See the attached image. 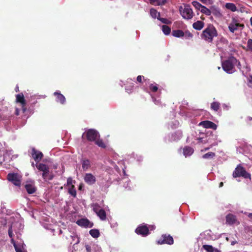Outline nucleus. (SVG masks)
<instances>
[{
    "label": "nucleus",
    "instance_id": "c756f323",
    "mask_svg": "<svg viewBox=\"0 0 252 252\" xmlns=\"http://www.w3.org/2000/svg\"><path fill=\"white\" fill-rule=\"evenodd\" d=\"M162 31L165 35H168L171 32V29L168 26L163 25L162 26Z\"/></svg>",
    "mask_w": 252,
    "mask_h": 252
},
{
    "label": "nucleus",
    "instance_id": "6e6552de",
    "mask_svg": "<svg viewBox=\"0 0 252 252\" xmlns=\"http://www.w3.org/2000/svg\"><path fill=\"white\" fill-rule=\"evenodd\" d=\"M7 179L16 186H20L21 185V177L17 173L8 174Z\"/></svg>",
    "mask_w": 252,
    "mask_h": 252
},
{
    "label": "nucleus",
    "instance_id": "864d4df0",
    "mask_svg": "<svg viewBox=\"0 0 252 252\" xmlns=\"http://www.w3.org/2000/svg\"><path fill=\"white\" fill-rule=\"evenodd\" d=\"M235 65H237V67L239 69H240L241 67V63L238 60V62H237V64Z\"/></svg>",
    "mask_w": 252,
    "mask_h": 252
},
{
    "label": "nucleus",
    "instance_id": "0e129e2a",
    "mask_svg": "<svg viewBox=\"0 0 252 252\" xmlns=\"http://www.w3.org/2000/svg\"><path fill=\"white\" fill-rule=\"evenodd\" d=\"M250 82H252V76H251V79H250Z\"/></svg>",
    "mask_w": 252,
    "mask_h": 252
},
{
    "label": "nucleus",
    "instance_id": "4c0bfd02",
    "mask_svg": "<svg viewBox=\"0 0 252 252\" xmlns=\"http://www.w3.org/2000/svg\"><path fill=\"white\" fill-rule=\"evenodd\" d=\"M247 50L252 52V39H249L247 42Z\"/></svg>",
    "mask_w": 252,
    "mask_h": 252
},
{
    "label": "nucleus",
    "instance_id": "bb28decb",
    "mask_svg": "<svg viewBox=\"0 0 252 252\" xmlns=\"http://www.w3.org/2000/svg\"><path fill=\"white\" fill-rule=\"evenodd\" d=\"M220 104L219 102H213L211 104V108L217 112L220 108Z\"/></svg>",
    "mask_w": 252,
    "mask_h": 252
},
{
    "label": "nucleus",
    "instance_id": "1a4fd4ad",
    "mask_svg": "<svg viewBox=\"0 0 252 252\" xmlns=\"http://www.w3.org/2000/svg\"><path fill=\"white\" fill-rule=\"evenodd\" d=\"M16 101L20 103L22 112L25 113L27 111L26 101L23 93L18 94L16 95Z\"/></svg>",
    "mask_w": 252,
    "mask_h": 252
},
{
    "label": "nucleus",
    "instance_id": "a878e982",
    "mask_svg": "<svg viewBox=\"0 0 252 252\" xmlns=\"http://www.w3.org/2000/svg\"><path fill=\"white\" fill-rule=\"evenodd\" d=\"M155 18L157 17V19L160 21L162 23L167 24L170 25L172 23V20L169 19H167L166 18H163L162 17H154Z\"/></svg>",
    "mask_w": 252,
    "mask_h": 252
},
{
    "label": "nucleus",
    "instance_id": "f257e3e1",
    "mask_svg": "<svg viewBox=\"0 0 252 252\" xmlns=\"http://www.w3.org/2000/svg\"><path fill=\"white\" fill-rule=\"evenodd\" d=\"M218 36V32L213 25H209L202 32L201 37L208 43H212L213 38Z\"/></svg>",
    "mask_w": 252,
    "mask_h": 252
},
{
    "label": "nucleus",
    "instance_id": "9d476101",
    "mask_svg": "<svg viewBox=\"0 0 252 252\" xmlns=\"http://www.w3.org/2000/svg\"><path fill=\"white\" fill-rule=\"evenodd\" d=\"M135 232L137 234L140 235L143 237L147 236L150 234L149 228L146 224L139 225L135 229Z\"/></svg>",
    "mask_w": 252,
    "mask_h": 252
},
{
    "label": "nucleus",
    "instance_id": "338daca9",
    "mask_svg": "<svg viewBox=\"0 0 252 252\" xmlns=\"http://www.w3.org/2000/svg\"><path fill=\"white\" fill-rule=\"evenodd\" d=\"M209 148H206L205 149V150H208Z\"/></svg>",
    "mask_w": 252,
    "mask_h": 252
},
{
    "label": "nucleus",
    "instance_id": "79ce46f5",
    "mask_svg": "<svg viewBox=\"0 0 252 252\" xmlns=\"http://www.w3.org/2000/svg\"><path fill=\"white\" fill-rule=\"evenodd\" d=\"M72 183H73V180H72V178L70 177L67 178L66 185L68 186H71V185H72Z\"/></svg>",
    "mask_w": 252,
    "mask_h": 252
},
{
    "label": "nucleus",
    "instance_id": "a211bd4d",
    "mask_svg": "<svg viewBox=\"0 0 252 252\" xmlns=\"http://www.w3.org/2000/svg\"><path fill=\"white\" fill-rule=\"evenodd\" d=\"M25 188L29 194H32L36 191V188L33 183L26 184Z\"/></svg>",
    "mask_w": 252,
    "mask_h": 252
},
{
    "label": "nucleus",
    "instance_id": "4468645a",
    "mask_svg": "<svg viewBox=\"0 0 252 252\" xmlns=\"http://www.w3.org/2000/svg\"><path fill=\"white\" fill-rule=\"evenodd\" d=\"M76 223L80 226L85 227H92L93 226V223L87 219H81L78 220Z\"/></svg>",
    "mask_w": 252,
    "mask_h": 252
},
{
    "label": "nucleus",
    "instance_id": "f3484780",
    "mask_svg": "<svg viewBox=\"0 0 252 252\" xmlns=\"http://www.w3.org/2000/svg\"><path fill=\"white\" fill-rule=\"evenodd\" d=\"M54 95L56 97V101L59 102L62 104H64L66 99L64 96L59 92L54 93Z\"/></svg>",
    "mask_w": 252,
    "mask_h": 252
},
{
    "label": "nucleus",
    "instance_id": "bf43d9fd",
    "mask_svg": "<svg viewBox=\"0 0 252 252\" xmlns=\"http://www.w3.org/2000/svg\"><path fill=\"white\" fill-rule=\"evenodd\" d=\"M223 182H220V185H219V187H220V188L222 187L223 186Z\"/></svg>",
    "mask_w": 252,
    "mask_h": 252
},
{
    "label": "nucleus",
    "instance_id": "2eb2a0df",
    "mask_svg": "<svg viewBox=\"0 0 252 252\" xmlns=\"http://www.w3.org/2000/svg\"><path fill=\"white\" fill-rule=\"evenodd\" d=\"M180 11L182 16H191L192 13V9L189 5H185L184 7L181 6Z\"/></svg>",
    "mask_w": 252,
    "mask_h": 252
},
{
    "label": "nucleus",
    "instance_id": "37998d69",
    "mask_svg": "<svg viewBox=\"0 0 252 252\" xmlns=\"http://www.w3.org/2000/svg\"><path fill=\"white\" fill-rule=\"evenodd\" d=\"M8 235L11 238L13 237V232L11 227H10L8 229Z\"/></svg>",
    "mask_w": 252,
    "mask_h": 252
},
{
    "label": "nucleus",
    "instance_id": "8fccbe9b",
    "mask_svg": "<svg viewBox=\"0 0 252 252\" xmlns=\"http://www.w3.org/2000/svg\"><path fill=\"white\" fill-rule=\"evenodd\" d=\"M15 249L16 252H25L20 248H18L17 246H15Z\"/></svg>",
    "mask_w": 252,
    "mask_h": 252
},
{
    "label": "nucleus",
    "instance_id": "7c9ffc66",
    "mask_svg": "<svg viewBox=\"0 0 252 252\" xmlns=\"http://www.w3.org/2000/svg\"><path fill=\"white\" fill-rule=\"evenodd\" d=\"M200 11L206 15H210L211 14V11L210 10L205 7L204 6H202L200 9Z\"/></svg>",
    "mask_w": 252,
    "mask_h": 252
},
{
    "label": "nucleus",
    "instance_id": "ea45409f",
    "mask_svg": "<svg viewBox=\"0 0 252 252\" xmlns=\"http://www.w3.org/2000/svg\"><path fill=\"white\" fill-rule=\"evenodd\" d=\"M133 86H134L133 85H132V86H131V85H129V86L126 85V86L125 89H126V92H127L128 93H130L131 92V91L132 90Z\"/></svg>",
    "mask_w": 252,
    "mask_h": 252
},
{
    "label": "nucleus",
    "instance_id": "20e7f679",
    "mask_svg": "<svg viewBox=\"0 0 252 252\" xmlns=\"http://www.w3.org/2000/svg\"><path fill=\"white\" fill-rule=\"evenodd\" d=\"M36 166L38 170L43 172L42 176L44 180H52L53 179V176L50 174V169L48 165L40 163L36 164Z\"/></svg>",
    "mask_w": 252,
    "mask_h": 252
},
{
    "label": "nucleus",
    "instance_id": "58836bf2",
    "mask_svg": "<svg viewBox=\"0 0 252 252\" xmlns=\"http://www.w3.org/2000/svg\"><path fill=\"white\" fill-rule=\"evenodd\" d=\"M150 90L153 92H156L158 90V87L157 85L151 84L149 86Z\"/></svg>",
    "mask_w": 252,
    "mask_h": 252
},
{
    "label": "nucleus",
    "instance_id": "052dcab7",
    "mask_svg": "<svg viewBox=\"0 0 252 252\" xmlns=\"http://www.w3.org/2000/svg\"><path fill=\"white\" fill-rule=\"evenodd\" d=\"M185 19H190L192 17H189V16H188V17H183Z\"/></svg>",
    "mask_w": 252,
    "mask_h": 252
},
{
    "label": "nucleus",
    "instance_id": "4be33fe9",
    "mask_svg": "<svg viewBox=\"0 0 252 252\" xmlns=\"http://www.w3.org/2000/svg\"><path fill=\"white\" fill-rule=\"evenodd\" d=\"M96 215L101 220H106V213L103 209L99 210Z\"/></svg>",
    "mask_w": 252,
    "mask_h": 252
},
{
    "label": "nucleus",
    "instance_id": "4d7b16f0",
    "mask_svg": "<svg viewBox=\"0 0 252 252\" xmlns=\"http://www.w3.org/2000/svg\"><path fill=\"white\" fill-rule=\"evenodd\" d=\"M236 243H237V242L236 241H232L231 242V245L233 246L235 244H236Z\"/></svg>",
    "mask_w": 252,
    "mask_h": 252
},
{
    "label": "nucleus",
    "instance_id": "423d86ee",
    "mask_svg": "<svg viewBox=\"0 0 252 252\" xmlns=\"http://www.w3.org/2000/svg\"><path fill=\"white\" fill-rule=\"evenodd\" d=\"M174 243L173 237L169 234H162L161 237L157 241L158 245L167 244L172 245Z\"/></svg>",
    "mask_w": 252,
    "mask_h": 252
},
{
    "label": "nucleus",
    "instance_id": "e2e57ef3",
    "mask_svg": "<svg viewBox=\"0 0 252 252\" xmlns=\"http://www.w3.org/2000/svg\"><path fill=\"white\" fill-rule=\"evenodd\" d=\"M250 22H251V25L252 26V17H251V18L250 19Z\"/></svg>",
    "mask_w": 252,
    "mask_h": 252
},
{
    "label": "nucleus",
    "instance_id": "e433bc0d",
    "mask_svg": "<svg viewBox=\"0 0 252 252\" xmlns=\"http://www.w3.org/2000/svg\"><path fill=\"white\" fill-rule=\"evenodd\" d=\"M150 13L151 16H159V13L154 8L150 9Z\"/></svg>",
    "mask_w": 252,
    "mask_h": 252
},
{
    "label": "nucleus",
    "instance_id": "9b49d317",
    "mask_svg": "<svg viewBox=\"0 0 252 252\" xmlns=\"http://www.w3.org/2000/svg\"><path fill=\"white\" fill-rule=\"evenodd\" d=\"M31 155L36 162L40 161L43 157L42 153L36 150L34 148L32 149Z\"/></svg>",
    "mask_w": 252,
    "mask_h": 252
},
{
    "label": "nucleus",
    "instance_id": "3c124183",
    "mask_svg": "<svg viewBox=\"0 0 252 252\" xmlns=\"http://www.w3.org/2000/svg\"><path fill=\"white\" fill-rule=\"evenodd\" d=\"M148 228H149V230H154L156 228V226L155 225H149V227H148Z\"/></svg>",
    "mask_w": 252,
    "mask_h": 252
},
{
    "label": "nucleus",
    "instance_id": "13d9d810",
    "mask_svg": "<svg viewBox=\"0 0 252 252\" xmlns=\"http://www.w3.org/2000/svg\"><path fill=\"white\" fill-rule=\"evenodd\" d=\"M248 216L249 218L252 219V213H249Z\"/></svg>",
    "mask_w": 252,
    "mask_h": 252
},
{
    "label": "nucleus",
    "instance_id": "0eeeda50",
    "mask_svg": "<svg viewBox=\"0 0 252 252\" xmlns=\"http://www.w3.org/2000/svg\"><path fill=\"white\" fill-rule=\"evenodd\" d=\"M244 27V25L239 23V21L234 18L232 19V21L228 26L229 31L232 33L238 31L240 28L243 29Z\"/></svg>",
    "mask_w": 252,
    "mask_h": 252
},
{
    "label": "nucleus",
    "instance_id": "c9c22d12",
    "mask_svg": "<svg viewBox=\"0 0 252 252\" xmlns=\"http://www.w3.org/2000/svg\"><path fill=\"white\" fill-rule=\"evenodd\" d=\"M192 5L197 10H200L201 7L203 6L200 3L196 1H193L192 2Z\"/></svg>",
    "mask_w": 252,
    "mask_h": 252
},
{
    "label": "nucleus",
    "instance_id": "6ab92c4d",
    "mask_svg": "<svg viewBox=\"0 0 252 252\" xmlns=\"http://www.w3.org/2000/svg\"><path fill=\"white\" fill-rule=\"evenodd\" d=\"M81 162L84 171H87L91 167V162L88 159L82 158L81 160Z\"/></svg>",
    "mask_w": 252,
    "mask_h": 252
},
{
    "label": "nucleus",
    "instance_id": "680f3d73",
    "mask_svg": "<svg viewBox=\"0 0 252 252\" xmlns=\"http://www.w3.org/2000/svg\"><path fill=\"white\" fill-rule=\"evenodd\" d=\"M247 228H248L249 229H252V226H247V227L245 228L246 230H247Z\"/></svg>",
    "mask_w": 252,
    "mask_h": 252
},
{
    "label": "nucleus",
    "instance_id": "f704fd0d",
    "mask_svg": "<svg viewBox=\"0 0 252 252\" xmlns=\"http://www.w3.org/2000/svg\"><path fill=\"white\" fill-rule=\"evenodd\" d=\"M215 156V153L213 152H208L203 156V158H213Z\"/></svg>",
    "mask_w": 252,
    "mask_h": 252
},
{
    "label": "nucleus",
    "instance_id": "de8ad7c7",
    "mask_svg": "<svg viewBox=\"0 0 252 252\" xmlns=\"http://www.w3.org/2000/svg\"><path fill=\"white\" fill-rule=\"evenodd\" d=\"M142 78H144L143 76L139 75L137 77V81L139 83H141Z\"/></svg>",
    "mask_w": 252,
    "mask_h": 252
},
{
    "label": "nucleus",
    "instance_id": "69168bd1",
    "mask_svg": "<svg viewBox=\"0 0 252 252\" xmlns=\"http://www.w3.org/2000/svg\"><path fill=\"white\" fill-rule=\"evenodd\" d=\"M226 240L227 241H229V238L228 237H226V238H225Z\"/></svg>",
    "mask_w": 252,
    "mask_h": 252
},
{
    "label": "nucleus",
    "instance_id": "aec40b11",
    "mask_svg": "<svg viewBox=\"0 0 252 252\" xmlns=\"http://www.w3.org/2000/svg\"><path fill=\"white\" fill-rule=\"evenodd\" d=\"M193 151V149L189 146H186L183 149V154L186 157L192 155Z\"/></svg>",
    "mask_w": 252,
    "mask_h": 252
},
{
    "label": "nucleus",
    "instance_id": "7ed1b4c3",
    "mask_svg": "<svg viewBox=\"0 0 252 252\" xmlns=\"http://www.w3.org/2000/svg\"><path fill=\"white\" fill-rule=\"evenodd\" d=\"M232 175L234 178L242 177L245 179H251V174L247 172L245 168L241 164L237 166L233 172Z\"/></svg>",
    "mask_w": 252,
    "mask_h": 252
},
{
    "label": "nucleus",
    "instance_id": "c03bdc74",
    "mask_svg": "<svg viewBox=\"0 0 252 252\" xmlns=\"http://www.w3.org/2000/svg\"><path fill=\"white\" fill-rule=\"evenodd\" d=\"M167 1V0H159L158 5H162L164 4Z\"/></svg>",
    "mask_w": 252,
    "mask_h": 252
},
{
    "label": "nucleus",
    "instance_id": "5701e85b",
    "mask_svg": "<svg viewBox=\"0 0 252 252\" xmlns=\"http://www.w3.org/2000/svg\"><path fill=\"white\" fill-rule=\"evenodd\" d=\"M172 34L173 36L176 37H181L185 35V32L180 30H173Z\"/></svg>",
    "mask_w": 252,
    "mask_h": 252
},
{
    "label": "nucleus",
    "instance_id": "cd10ccee",
    "mask_svg": "<svg viewBox=\"0 0 252 252\" xmlns=\"http://www.w3.org/2000/svg\"><path fill=\"white\" fill-rule=\"evenodd\" d=\"M90 234L94 238H96L99 236V231L97 229H91L90 230Z\"/></svg>",
    "mask_w": 252,
    "mask_h": 252
},
{
    "label": "nucleus",
    "instance_id": "a18cd8bd",
    "mask_svg": "<svg viewBox=\"0 0 252 252\" xmlns=\"http://www.w3.org/2000/svg\"><path fill=\"white\" fill-rule=\"evenodd\" d=\"M14 114L16 116H18L20 114V109L17 107H15Z\"/></svg>",
    "mask_w": 252,
    "mask_h": 252
},
{
    "label": "nucleus",
    "instance_id": "dca6fc26",
    "mask_svg": "<svg viewBox=\"0 0 252 252\" xmlns=\"http://www.w3.org/2000/svg\"><path fill=\"white\" fill-rule=\"evenodd\" d=\"M237 220L236 216L232 214H229L226 216V223L228 224L232 225L235 223Z\"/></svg>",
    "mask_w": 252,
    "mask_h": 252
},
{
    "label": "nucleus",
    "instance_id": "f03ea898",
    "mask_svg": "<svg viewBox=\"0 0 252 252\" xmlns=\"http://www.w3.org/2000/svg\"><path fill=\"white\" fill-rule=\"evenodd\" d=\"M238 60L234 57L231 56L228 59L222 62L221 66L223 70L227 73H232L234 70L235 65L237 64Z\"/></svg>",
    "mask_w": 252,
    "mask_h": 252
},
{
    "label": "nucleus",
    "instance_id": "72a5a7b5",
    "mask_svg": "<svg viewBox=\"0 0 252 252\" xmlns=\"http://www.w3.org/2000/svg\"><path fill=\"white\" fill-rule=\"evenodd\" d=\"M93 210L97 214L101 209L100 206L97 203H94L92 205Z\"/></svg>",
    "mask_w": 252,
    "mask_h": 252
},
{
    "label": "nucleus",
    "instance_id": "09e8293b",
    "mask_svg": "<svg viewBox=\"0 0 252 252\" xmlns=\"http://www.w3.org/2000/svg\"><path fill=\"white\" fill-rule=\"evenodd\" d=\"M150 1V3L155 4V5H158V3L159 0H149Z\"/></svg>",
    "mask_w": 252,
    "mask_h": 252
},
{
    "label": "nucleus",
    "instance_id": "39448f33",
    "mask_svg": "<svg viewBox=\"0 0 252 252\" xmlns=\"http://www.w3.org/2000/svg\"><path fill=\"white\" fill-rule=\"evenodd\" d=\"M84 134H85L87 139L89 141H95L100 135L98 132L94 129H89Z\"/></svg>",
    "mask_w": 252,
    "mask_h": 252
},
{
    "label": "nucleus",
    "instance_id": "ddd939ff",
    "mask_svg": "<svg viewBox=\"0 0 252 252\" xmlns=\"http://www.w3.org/2000/svg\"><path fill=\"white\" fill-rule=\"evenodd\" d=\"M199 125L202 126L204 128H212L214 130H216L217 128V126L214 123L210 121H202L199 123Z\"/></svg>",
    "mask_w": 252,
    "mask_h": 252
},
{
    "label": "nucleus",
    "instance_id": "b1692460",
    "mask_svg": "<svg viewBox=\"0 0 252 252\" xmlns=\"http://www.w3.org/2000/svg\"><path fill=\"white\" fill-rule=\"evenodd\" d=\"M94 142L95 144L99 147H101L102 148H105L106 147V144L104 142L103 140L101 139L97 138V139L95 140Z\"/></svg>",
    "mask_w": 252,
    "mask_h": 252
},
{
    "label": "nucleus",
    "instance_id": "f8f14e48",
    "mask_svg": "<svg viewBox=\"0 0 252 252\" xmlns=\"http://www.w3.org/2000/svg\"><path fill=\"white\" fill-rule=\"evenodd\" d=\"M86 184L89 185H92L96 182V178L92 173H86L84 178Z\"/></svg>",
    "mask_w": 252,
    "mask_h": 252
},
{
    "label": "nucleus",
    "instance_id": "6e6d98bb",
    "mask_svg": "<svg viewBox=\"0 0 252 252\" xmlns=\"http://www.w3.org/2000/svg\"><path fill=\"white\" fill-rule=\"evenodd\" d=\"M214 252H221L220 250L214 248Z\"/></svg>",
    "mask_w": 252,
    "mask_h": 252
},
{
    "label": "nucleus",
    "instance_id": "393cba45",
    "mask_svg": "<svg viewBox=\"0 0 252 252\" xmlns=\"http://www.w3.org/2000/svg\"><path fill=\"white\" fill-rule=\"evenodd\" d=\"M225 7L227 9L230 10L233 12L236 11L237 10V7L236 5L233 3H226L225 5Z\"/></svg>",
    "mask_w": 252,
    "mask_h": 252
},
{
    "label": "nucleus",
    "instance_id": "49530a36",
    "mask_svg": "<svg viewBox=\"0 0 252 252\" xmlns=\"http://www.w3.org/2000/svg\"><path fill=\"white\" fill-rule=\"evenodd\" d=\"M85 248H86V250L87 252H91V247L90 245H86L85 246Z\"/></svg>",
    "mask_w": 252,
    "mask_h": 252
},
{
    "label": "nucleus",
    "instance_id": "c85d7f7f",
    "mask_svg": "<svg viewBox=\"0 0 252 252\" xmlns=\"http://www.w3.org/2000/svg\"><path fill=\"white\" fill-rule=\"evenodd\" d=\"M68 193L73 197L76 196V190L75 188V186L73 185H71L70 188L68 189Z\"/></svg>",
    "mask_w": 252,
    "mask_h": 252
},
{
    "label": "nucleus",
    "instance_id": "5fc2aeb1",
    "mask_svg": "<svg viewBox=\"0 0 252 252\" xmlns=\"http://www.w3.org/2000/svg\"><path fill=\"white\" fill-rule=\"evenodd\" d=\"M11 242L12 244H13L14 247H15V246H16V244H15V242L14 240V239L12 238L11 239Z\"/></svg>",
    "mask_w": 252,
    "mask_h": 252
},
{
    "label": "nucleus",
    "instance_id": "603ef678",
    "mask_svg": "<svg viewBox=\"0 0 252 252\" xmlns=\"http://www.w3.org/2000/svg\"><path fill=\"white\" fill-rule=\"evenodd\" d=\"M203 3H210V0H200Z\"/></svg>",
    "mask_w": 252,
    "mask_h": 252
},
{
    "label": "nucleus",
    "instance_id": "a19ab883",
    "mask_svg": "<svg viewBox=\"0 0 252 252\" xmlns=\"http://www.w3.org/2000/svg\"><path fill=\"white\" fill-rule=\"evenodd\" d=\"M185 35L186 37L187 38H191L193 36L192 34L190 33L189 32H185Z\"/></svg>",
    "mask_w": 252,
    "mask_h": 252
},
{
    "label": "nucleus",
    "instance_id": "774afa93",
    "mask_svg": "<svg viewBox=\"0 0 252 252\" xmlns=\"http://www.w3.org/2000/svg\"><path fill=\"white\" fill-rule=\"evenodd\" d=\"M252 117H250L249 120H252Z\"/></svg>",
    "mask_w": 252,
    "mask_h": 252
},
{
    "label": "nucleus",
    "instance_id": "2f4dec72",
    "mask_svg": "<svg viewBox=\"0 0 252 252\" xmlns=\"http://www.w3.org/2000/svg\"><path fill=\"white\" fill-rule=\"evenodd\" d=\"M202 248L206 251L207 252H214V247L211 245H204Z\"/></svg>",
    "mask_w": 252,
    "mask_h": 252
},
{
    "label": "nucleus",
    "instance_id": "473e14b6",
    "mask_svg": "<svg viewBox=\"0 0 252 252\" xmlns=\"http://www.w3.org/2000/svg\"><path fill=\"white\" fill-rule=\"evenodd\" d=\"M8 112V110L6 111L5 115L3 114L0 115V118L2 120H11L13 118V116L7 113Z\"/></svg>",
    "mask_w": 252,
    "mask_h": 252
},
{
    "label": "nucleus",
    "instance_id": "412c9836",
    "mask_svg": "<svg viewBox=\"0 0 252 252\" xmlns=\"http://www.w3.org/2000/svg\"><path fill=\"white\" fill-rule=\"evenodd\" d=\"M204 23L201 21H197L192 25L193 28L196 30H201L204 27Z\"/></svg>",
    "mask_w": 252,
    "mask_h": 252
}]
</instances>
